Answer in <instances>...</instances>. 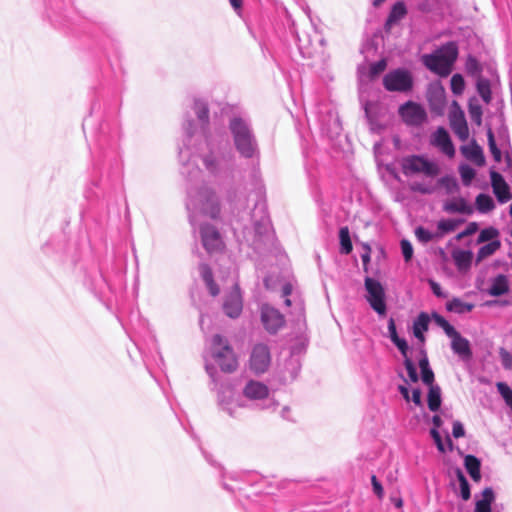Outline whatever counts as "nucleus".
Listing matches in <instances>:
<instances>
[{
	"instance_id": "nucleus-38",
	"label": "nucleus",
	"mask_w": 512,
	"mask_h": 512,
	"mask_svg": "<svg viewBox=\"0 0 512 512\" xmlns=\"http://www.w3.org/2000/svg\"><path fill=\"white\" fill-rule=\"evenodd\" d=\"M437 185L445 189L447 194H453L458 191L459 185L453 176H443L438 179Z\"/></svg>"
},
{
	"instance_id": "nucleus-27",
	"label": "nucleus",
	"mask_w": 512,
	"mask_h": 512,
	"mask_svg": "<svg viewBox=\"0 0 512 512\" xmlns=\"http://www.w3.org/2000/svg\"><path fill=\"white\" fill-rule=\"evenodd\" d=\"M494 500L492 488H485L482 492V498L476 501L475 512H491V503Z\"/></svg>"
},
{
	"instance_id": "nucleus-55",
	"label": "nucleus",
	"mask_w": 512,
	"mask_h": 512,
	"mask_svg": "<svg viewBox=\"0 0 512 512\" xmlns=\"http://www.w3.org/2000/svg\"><path fill=\"white\" fill-rule=\"evenodd\" d=\"M452 435L455 438H460V437H463L465 435L464 426H463V424L461 422L455 421L453 423Z\"/></svg>"
},
{
	"instance_id": "nucleus-52",
	"label": "nucleus",
	"mask_w": 512,
	"mask_h": 512,
	"mask_svg": "<svg viewBox=\"0 0 512 512\" xmlns=\"http://www.w3.org/2000/svg\"><path fill=\"white\" fill-rule=\"evenodd\" d=\"M498 234L497 230L494 228L483 229L479 234V242H486L490 239L496 237Z\"/></svg>"
},
{
	"instance_id": "nucleus-51",
	"label": "nucleus",
	"mask_w": 512,
	"mask_h": 512,
	"mask_svg": "<svg viewBox=\"0 0 512 512\" xmlns=\"http://www.w3.org/2000/svg\"><path fill=\"white\" fill-rule=\"evenodd\" d=\"M387 63L384 59H381L375 63H373L370 67L371 76H377L382 73L386 69Z\"/></svg>"
},
{
	"instance_id": "nucleus-32",
	"label": "nucleus",
	"mask_w": 512,
	"mask_h": 512,
	"mask_svg": "<svg viewBox=\"0 0 512 512\" xmlns=\"http://www.w3.org/2000/svg\"><path fill=\"white\" fill-rule=\"evenodd\" d=\"M453 259L459 270H466L471 265L472 253L470 251L459 250L453 253Z\"/></svg>"
},
{
	"instance_id": "nucleus-62",
	"label": "nucleus",
	"mask_w": 512,
	"mask_h": 512,
	"mask_svg": "<svg viewBox=\"0 0 512 512\" xmlns=\"http://www.w3.org/2000/svg\"><path fill=\"white\" fill-rule=\"evenodd\" d=\"M432 422H433L434 428H436L437 430L442 425V420H441L440 416H438V415L433 416Z\"/></svg>"
},
{
	"instance_id": "nucleus-18",
	"label": "nucleus",
	"mask_w": 512,
	"mask_h": 512,
	"mask_svg": "<svg viewBox=\"0 0 512 512\" xmlns=\"http://www.w3.org/2000/svg\"><path fill=\"white\" fill-rule=\"evenodd\" d=\"M461 154L473 164L481 167L485 164V156L483 149L477 144L476 140H472L466 145L460 147Z\"/></svg>"
},
{
	"instance_id": "nucleus-28",
	"label": "nucleus",
	"mask_w": 512,
	"mask_h": 512,
	"mask_svg": "<svg viewBox=\"0 0 512 512\" xmlns=\"http://www.w3.org/2000/svg\"><path fill=\"white\" fill-rule=\"evenodd\" d=\"M464 465H465L467 472L471 476V478L474 481H479L481 478V474H480L481 463H480L479 459L473 455H467L464 459Z\"/></svg>"
},
{
	"instance_id": "nucleus-39",
	"label": "nucleus",
	"mask_w": 512,
	"mask_h": 512,
	"mask_svg": "<svg viewBox=\"0 0 512 512\" xmlns=\"http://www.w3.org/2000/svg\"><path fill=\"white\" fill-rule=\"evenodd\" d=\"M500 247L499 241H492L479 248L477 253L478 260H482L492 254H494Z\"/></svg>"
},
{
	"instance_id": "nucleus-26",
	"label": "nucleus",
	"mask_w": 512,
	"mask_h": 512,
	"mask_svg": "<svg viewBox=\"0 0 512 512\" xmlns=\"http://www.w3.org/2000/svg\"><path fill=\"white\" fill-rule=\"evenodd\" d=\"M199 271L203 281L205 282L209 292L212 296H217L219 294V288L217 284L213 280V275L210 267L207 264H201L199 266Z\"/></svg>"
},
{
	"instance_id": "nucleus-14",
	"label": "nucleus",
	"mask_w": 512,
	"mask_h": 512,
	"mask_svg": "<svg viewBox=\"0 0 512 512\" xmlns=\"http://www.w3.org/2000/svg\"><path fill=\"white\" fill-rule=\"evenodd\" d=\"M431 145L438 148L443 154L449 158L455 155V147L452 143L451 137L444 127H438L431 135Z\"/></svg>"
},
{
	"instance_id": "nucleus-36",
	"label": "nucleus",
	"mask_w": 512,
	"mask_h": 512,
	"mask_svg": "<svg viewBox=\"0 0 512 512\" xmlns=\"http://www.w3.org/2000/svg\"><path fill=\"white\" fill-rule=\"evenodd\" d=\"M477 92L482 100L489 104L492 100L491 86L488 79L480 78L476 84Z\"/></svg>"
},
{
	"instance_id": "nucleus-41",
	"label": "nucleus",
	"mask_w": 512,
	"mask_h": 512,
	"mask_svg": "<svg viewBox=\"0 0 512 512\" xmlns=\"http://www.w3.org/2000/svg\"><path fill=\"white\" fill-rule=\"evenodd\" d=\"M461 222L462 221H457L453 219L440 220L437 224V227L440 231L438 233L441 234L442 237L445 233L454 231Z\"/></svg>"
},
{
	"instance_id": "nucleus-3",
	"label": "nucleus",
	"mask_w": 512,
	"mask_h": 512,
	"mask_svg": "<svg viewBox=\"0 0 512 512\" xmlns=\"http://www.w3.org/2000/svg\"><path fill=\"white\" fill-rule=\"evenodd\" d=\"M198 157L206 171L215 177L227 174L233 164V153L227 141L205 136L204 142L197 148Z\"/></svg>"
},
{
	"instance_id": "nucleus-5",
	"label": "nucleus",
	"mask_w": 512,
	"mask_h": 512,
	"mask_svg": "<svg viewBox=\"0 0 512 512\" xmlns=\"http://www.w3.org/2000/svg\"><path fill=\"white\" fill-rule=\"evenodd\" d=\"M229 131L234 147L242 157L250 159L259 155L258 142L247 118L233 116L229 120Z\"/></svg>"
},
{
	"instance_id": "nucleus-47",
	"label": "nucleus",
	"mask_w": 512,
	"mask_h": 512,
	"mask_svg": "<svg viewBox=\"0 0 512 512\" xmlns=\"http://www.w3.org/2000/svg\"><path fill=\"white\" fill-rule=\"evenodd\" d=\"M487 137H488L489 149H490L493 157L495 158V160L499 161L501 159V151L499 150V148L496 145L494 134L491 130L488 131Z\"/></svg>"
},
{
	"instance_id": "nucleus-33",
	"label": "nucleus",
	"mask_w": 512,
	"mask_h": 512,
	"mask_svg": "<svg viewBox=\"0 0 512 512\" xmlns=\"http://www.w3.org/2000/svg\"><path fill=\"white\" fill-rule=\"evenodd\" d=\"M441 405V389L438 385H431L428 392V407L431 411L436 412Z\"/></svg>"
},
{
	"instance_id": "nucleus-4",
	"label": "nucleus",
	"mask_w": 512,
	"mask_h": 512,
	"mask_svg": "<svg viewBox=\"0 0 512 512\" xmlns=\"http://www.w3.org/2000/svg\"><path fill=\"white\" fill-rule=\"evenodd\" d=\"M205 358V369L209 376L215 380L216 369L211 361H214L223 372H233L237 368V359L227 339L221 335H214L207 348Z\"/></svg>"
},
{
	"instance_id": "nucleus-13",
	"label": "nucleus",
	"mask_w": 512,
	"mask_h": 512,
	"mask_svg": "<svg viewBox=\"0 0 512 512\" xmlns=\"http://www.w3.org/2000/svg\"><path fill=\"white\" fill-rule=\"evenodd\" d=\"M243 309V299L240 288L237 283H234L231 291L226 294L223 301V311L230 318H237L240 316Z\"/></svg>"
},
{
	"instance_id": "nucleus-24",
	"label": "nucleus",
	"mask_w": 512,
	"mask_h": 512,
	"mask_svg": "<svg viewBox=\"0 0 512 512\" xmlns=\"http://www.w3.org/2000/svg\"><path fill=\"white\" fill-rule=\"evenodd\" d=\"M301 369V364L298 358L290 357L286 362L282 374V378L284 381H292L294 380Z\"/></svg>"
},
{
	"instance_id": "nucleus-25",
	"label": "nucleus",
	"mask_w": 512,
	"mask_h": 512,
	"mask_svg": "<svg viewBox=\"0 0 512 512\" xmlns=\"http://www.w3.org/2000/svg\"><path fill=\"white\" fill-rule=\"evenodd\" d=\"M429 317L426 313H420L413 323V334L420 341L424 342V332L428 330Z\"/></svg>"
},
{
	"instance_id": "nucleus-40",
	"label": "nucleus",
	"mask_w": 512,
	"mask_h": 512,
	"mask_svg": "<svg viewBox=\"0 0 512 512\" xmlns=\"http://www.w3.org/2000/svg\"><path fill=\"white\" fill-rule=\"evenodd\" d=\"M459 174L461 176L463 184L468 186L474 179L476 172L471 166L467 164H461L459 166Z\"/></svg>"
},
{
	"instance_id": "nucleus-23",
	"label": "nucleus",
	"mask_w": 512,
	"mask_h": 512,
	"mask_svg": "<svg viewBox=\"0 0 512 512\" xmlns=\"http://www.w3.org/2000/svg\"><path fill=\"white\" fill-rule=\"evenodd\" d=\"M407 14V9L405 4L402 1L396 2L386 20L385 26L386 28H391L394 24H396L398 21L403 19L405 15Z\"/></svg>"
},
{
	"instance_id": "nucleus-57",
	"label": "nucleus",
	"mask_w": 512,
	"mask_h": 512,
	"mask_svg": "<svg viewBox=\"0 0 512 512\" xmlns=\"http://www.w3.org/2000/svg\"><path fill=\"white\" fill-rule=\"evenodd\" d=\"M388 332L392 342L396 341L399 338L393 318H390V320L388 321Z\"/></svg>"
},
{
	"instance_id": "nucleus-44",
	"label": "nucleus",
	"mask_w": 512,
	"mask_h": 512,
	"mask_svg": "<svg viewBox=\"0 0 512 512\" xmlns=\"http://www.w3.org/2000/svg\"><path fill=\"white\" fill-rule=\"evenodd\" d=\"M451 90L455 95H461L465 89V81L461 74H454L450 81Z\"/></svg>"
},
{
	"instance_id": "nucleus-1",
	"label": "nucleus",
	"mask_w": 512,
	"mask_h": 512,
	"mask_svg": "<svg viewBox=\"0 0 512 512\" xmlns=\"http://www.w3.org/2000/svg\"><path fill=\"white\" fill-rule=\"evenodd\" d=\"M186 208L191 225H199L203 247L209 253L221 250L223 242L218 230L212 225L200 223L202 216L216 219L220 214V203L215 192L207 186H191L187 191Z\"/></svg>"
},
{
	"instance_id": "nucleus-21",
	"label": "nucleus",
	"mask_w": 512,
	"mask_h": 512,
	"mask_svg": "<svg viewBox=\"0 0 512 512\" xmlns=\"http://www.w3.org/2000/svg\"><path fill=\"white\" fill-rule=\"evenodd\" d=\"M445 307L447 311L461 315L471 312L474 308V304L464 302L462 299L454 297L451 300L447 301Z\"/></svg>"
},
{
	"instance_id": "nucleus-64",
	"label": "nucleus",
	"mask_w": 512,
	"mask_h": 512,
	"mask_svg": "<svg viewBox=\"0 0 512 512\" xmlns=\"http://www.w3.org/2000/svg\"><path fill=\"white\" fill-rule=\"evenodd\" d=\"M230 1V4L231 6L235 9V10H238L241 8L242 6V0H229Z\"/></svg>"
},
{
	"instance_id": "nucleus-61",
	"label": "nucleus",
	"mask_w": 512,
	"mask_h": 512,
	"mask_svg": "<svg viewBox=\"0 0 512 512\" xmlns=\"http://www.w3.org/2000/svg\"><path fill=\"white\" fill-rule=\"evenodd\" d=\"M290 408L288 406H285L282 408L281 410V417L286 419V420H292V418L290 417Z\"/></svg>"
},
{
	"instance_id": "nucleus-63",
	"label": "nucleus",
	"mask_w": 512,
	"mask_h": 512,
	"mask_svg": "<svg viewBox=\"0 0 512 512\" xmlns=\"http://www.w3.org/2000/svg\"><path fill=\"white\" fill-rule=\"evenodd\" d=\"M399 391L402 394V396L408 401L409 398V390L405 386H399Z\"/></svg>"
},
{
	"instance_id": "nucleus-16",
	"label": "nucleus",
	"mask_w": 512,
	"mask_h": 512,
	"mask_svg": "<svg viewBox=\"0 0 512 512\" xmlns=\"http://www.w3.org/2000/svg\"><path fill=\"white\" fill-rule=\"evenodd\" d=\"M254 230L258 235H264L270 230L271 224L264 202L256 203L251 215Z\"/></svg>"
},
{
	"instance_id": "nucleus-35",
	"label": "nucleus",
	"mask_w": 512,
	"mask_h": 512,
	"mask_svg": "<svg viewBox=\"0 0 512 512\" xmlns=\"http://www.w3.org/2000/svg\"><path fill=\"white\" fill-rule=\"evenodd\" d=\"M339 241H340V252L342 254H349L351 253L353 246L350 239V232L348 227L344 226L341 227L339 230Z\"/></svg>"
},
{
	"instance_id": "nucleus-11",
	"label": "nucleus",
	"mask_w": 512,
	"mask_h": 512,
	"mask_svg": "<svg viewBox=\"0 0 512 512\" xmlns=\"http://www.w3.org/2000/svg\"><path fill=\"white\" fill-rule=\"evenodd\" d=\"M399 115L409 126H421L427 120L425 109L418 103L408 101L399 107Z\"/></svg>"
},
{
	"instance_id": "nucleus-50",
	"label": "nucleus",
	"mask_w": 512,
	"mask_h": 512,
	"mask_svg": "<svg viewBox=\"0 0 512 512\" xmlns=\"http://www.w3.org/2000/svg\"><path fill=\"white\" fill-rule=\"evenodd\" d=\"M401 251L406 262L410 261L413 256V247L410 241L403 239L401 240Z\"/></svg>"
},
{
	"instance_id": "nucleus-46",
	"label": "nucleus",
	"mask_w": 512,
	"mask_h": 512,
	"mask_svg": "<svg viewBox=\"0 0 512 512\" xmlns=\"http://www.w3.org/2000/svg\"><path fill=\"white\" fill-rule=\"evenodd\" d=\"M501 364L505 370L512 369V354L505 348L499 349Z\"/></svg>"
},
{
	"instance_id": "nucleus-8",
	"label": "nucleus",
	"mask_w": 512,
	"mask_h": 512,
	"mask_svg": "<svg viewBox=\"0 0 512 512\" xmlns=\"http://www.w3.org/2000/svg\"><path fill=\"white\" fill-rule=\"evenodd\" d=\"M367 292L365 298L370 307L380 316L386 314L385 290L382 284L371 277H366L364 281Z\"/></svg>"
},
{
	"instance_id": "nucleus-53",
	"label": "nucleus",
	"mask_w": 512,
	"mask_h": 512,
	"mask_svg": "<svg viewBox=\"0 0 512 512\" xmlns=\"http://www.w3.org/2000/svg\"><path fill=\"white\" fill-rule=\"evenodd\" d=\"M430 434L437 446V449L442 453L445 452V450H446L445 445L442 441L439 431L436 428H432L430 431Z\"/></svg>"
},
{
	"instance_id": "nucleus-31",
	"label": "nucleus",
	"mask_w": 512,
	"mask_h": 512,
	"mask_svg": "<svg viewBox=\"0 0 512 512\" xmlns=\"http://www.w3.org/2000/svg\"><path fill=\"white\" fill-rule=\"evenodd\" d=\"M475 205L480 213H488L495 208L492 197L488 194L480 193L475 199Z\"/></svg>"
},
{
	"instance_id": "nucleus-22",
	"label": "nucleus",
	"mask_w": 512,
	"mask_h": 512,
	"mask_svg": "<svg viewBox=\"0 0 512 512\" xmlns=\"http://www.w3.org/2000/svg\"><path fill=\"white\" fill-rule=\"evenodd\" d=\"M509 291V284L505 275H498L492 279L491 285L488 289V293L491 296H501Z\"/></svg>"
},
{
	"instance_id": "nucleus-49",
	"label": "nucleus",
	"mask_w": 512,
	"mask_h": 512,
	"mask_svg": "<svg viewBox=\"0 0 512 512\" xmlns=\"http://www.w3.org/2000/svg\"><path fill=\"white\" fill-rule=\"evenodd\" d=\"M466 70L469 74L476 75L481 72V67L476 58L469 56L466 61Z\"/></svg>"
},
{
	"instance_id": "nucleus-9",
	"label": "nucleus",
	"mask_w": 512,
	"mask_h": 512,
	"mask_svg": "<svg viewBox=\"0 0 512 512\" xmlns=\"http://www.w3.org/2000/svg\"><path fill=\"white\" fill-rule=\"evenodd\" d=\"M383 85L388 91L406 92L412 88L413 80L408 71L396 69L384 76Z\"/></svg>"
},
{
	"instance_id": "nucleus-6",
	"label": "nucleus",
	"mask_w": 512,
	"mask_h": 512,
	"mask_svg": "<svg viewBox=\"0 0 512 512\" xmlns=\"http://www.w3.org/2000/svg\"><path fill=\"white\" fill-rule=\"evenodd\" d=\"M457 56V45L454 42H448L434 53L423 55L422 62L430 71L445 77L451 73Z\"/></svg>"
},
{
	"instance_id": "nucleus-20",
	"label": "nucleus",
	"mask_w": 512,
	"mask_h": 512,
	"mask_svg": "<svg viewBox=\"0 0 512 512\" xmlns=\"http://www.w3.org/2000/svg\"><path fill=\"white\" fill-rule=\"evenodd\" d=\"M444 211L448 213H461L470 215L473 213V207L464 198H453L444 203Z\"/></svg>"
},
{
	"instance_id": "nucleus-45",
	"label": "nucleus",
	"mask_w": 512,
	"mask_h": 512,
	"mask_svg": "<svg viewBox=\"0 0 512 512\" xmlns=\"http://www.w3.org/2000/svg\"><path fill=\"white\" fill-rule=\"evenodd\" d=\"M434 320L444 330L448 337L456 335V329L444 317L434 314Z\"/></svg>"
},
{
	"instance_id": "nucleus-37",
	"label": "nucleus",
	"mask_w": 512,
	"mask_h": 512,
	"mask_svg": "<svg viewBox=\"0 0 512 512\" xmlns=\"http://www.w3.org/2000/svg\"><path fill=\"white\" fill-rule=\"evenodd\" d=\"M193 109L201 124L203 126L207 125L209 120V110L207 104L202 100H195Z\"/></svg>"
},
{
	"instance_id": "nucleus-30",
	"label": "nucleus",
	"mask_w": 512,
	"mask_h": 512,
	"mask_svg": "<svg viewBox=\"0 0 512 512\" xmlns=\"http://www.w3.org/2000/svg\"><path fill=\"white\" fill-rule=\"evenodd\" d=\"M468 112L473 123L481 125L483 110L477 98L473 97L468 102Z\"/></svg>"
},
{
	"instance_id": "nucleus-12",
	"label": "nucleus",
	"mask_w": 512,
	"mask_h": 512,
	"mask_svg": "<svg viewBox=\"0 0 512 512\" xmlns=\"http://www.w3.org/2000/svg\"><path fill=\"white\" fill-rule=\"evenodd\" d=\"M449 123L451 129L461 141H466L468 139V124L465 119L464 112L461 110L456 101L453 102V107L449 112Z\"/></svg>"
},
{
	"instance_id": "nucleus-58",
	"label": "nucleus",
	"mask_w": 512,
	"mask_h": 512,
	"mask_svg": "<svg viewBox=\"0 0 512 512\" xmlns=\"http://www.w3.org/2000/svg\"><path fill=\"white\" fill-rule=\"evenodd\" d=\"M401 354L406 358L407 357V351H408V344L405 339L398 338L396 341L393 342Z\"/></svg>"
},
{
	"instance_id": "nucleus-10",
	"label": "nucleus",
	"mask_w": 512,
	"mask_h": 512,
	"mask_svg": "<svg viewBox=\"0 0 512 512\" xmlns=\"http://www.w3.org/2000/svg\"><path fill=\"white\" fill-rule=\"evenodd\" d=\"M250 369L256 374H262L267 371L271 364L270 349L266 344L258 343L254 345L250 355Z\"/></svg>"
},
{
	"instance_id": "nucleus-15",
	"label": "nucleus",
	"mask_w": 512,
	"mask_h": 512,
	"mask_svg": "<svg viewBox=\"0 0 512 512\" xmlns=\"http://www.w3.org/2000/svg\"><path fill=\"white\" fill-rule=\"evenodd\" d=\"M261 320L265 329L270 333H276L284 325L283 315L268 305H263L261 308Z\"/></svg>"
},
{
	"instance_id": "nucleus-7",
	"label": "nucleus",
	"mask_w": 512,
	"mask_h": 512,
	"mask_svg": "<svg viewBox=\"0 0 512 512\" xmlns=\"http://www.w3.org/2000/svg\"><path fill=\"white\" fill-rule=\"evenodd\" d=\"M402 172L405 176L423 174L426 177H435L440 173L439 165L424 156L410 155L401 161Z\"/></svg>"
},
{
	"instance_id": "nucleus-48",
	"label": "nucleus",
	"mask_w": 512,
	"mask_h": 512,
	"mask_svg": "<svg viewBox=\"0 0 512 512\" xmlns=\"http://www.w3.org/2000/svg\"><path fill=\"white\" fill-rule=\"evenodd\" d=\"M404 366L407 370L408 377H409L410 381L413 383L417 382L419 377H418L416 367H415L414 363L412 362V360L409 359L408 357H406V359L404 361Z\"/></svg>"
},
{
	"instance_id": "nucleus-19",
	"label": "nucleus",
	"mask_w": 512,
	"mask_h": 512,
	"mask_svg": "<svg viewBox=\"0 0 512 512\" xmlns=\"http://www.w3.org/2000/svg\"><path fill=\"white\" fill-rule=\"evenodd\" d=\"M450 338L452 339L451 348L453 352L459 355L463 360L470 359L472 356V351L469 341L466 338L462 337L459 332H457L456 335H453Z\"/></svg>"
},
{
	"instance_id": "nucleus-54",
	"label": "nucleus",
	"mask_w": 512,
	"mask_h": 512,
	"mask_svg": "<svg viewBox=\"0 0 512 512\" xmlns=\"http://www.w3.org/2000/svg\"><path fill=\"white\" fill-rule=\"evenodd\" d=\"M429 285H430V288L435 296H437L439 298H447L448 297V294L442 290L440 284L437 283L436 281L429 280Z\"/></svg>"
},
{
	"instance_id": "nucleus-42",
	"label": "nucleus",
	"mask_w": 512,
	"mask_h": 512,
	"mask_svg": "<svg viewBox=\"0 0 512 512\" xmlns=\"http://www.w3.org/2000/svg\"><path fill=\"white\" fill-rule=\"evenodd\" d=\"M457 478L460 485V495L463 500H468L471 496L469 483L460 469L457 470Z\"/></svg>"
},
{
	"instance_id": "nucleus-29",
	"label": "nucleus",
	"mask_w": 512,
	"mask_h": 512,
	"mask_svg": "<svg viewBox=\"0 0 512 512\" xmlns=\"http://www.w3.org/2000/svg\"><path fill=\"white\" fill-rule=\"evenodd\" d=\"M423 357L419 360V367L421 370V378L425 385L431 387L434 385V373L429 366L428 358L424 351H422Z\"/></svg>"
},
{
	"instance_id": "nucleus-59",
	"label": "nucleus",
	"mask_w": 512,
	"mask_h": 512,
	"mask_svg": "<svg viewBox=\"0 0 512 512\" xmlns=\"http://www.w3.org/2000/svg\"><path fill=\"white\" fill-rule=\"evenodd\" d=\"M476 230H477V224H476V223H474V222H472V223H470V224L467 226V228H466L463 232H461V233H459V234H458L457 238H458V239H461V238H463V237L469 236V235H471V234L475 233V232H476Z\"/></svg>"
},
{
	"instance_id": "nucleus-17",
	"label": "nucleus",
	"mask_w": 512,
	"mask_h": 512,
	"mask_svg": "<svg viewBox=\"0 0 512 512\" xmlns=\"http://www.w3.org/2000/svg\"><path fill=\"white\" fill-rule=\"evenodd\" d=\"M490 179L493 193L495 194L497 200L500 203H506L512 199L510 187L506 183L504 177L499 172L492 170L490 172Z\"/></svg>"
},
{
	"instance_id": "nucleus-60",
	"label": "nucleus",
	"mask_w": 512,
	"mask_h": 512,
	"mask_svg": "<svg viewBox=\"0 0 512 512\" xmlns=\"http://www.w3.org/2000/svg\"><path fill=\"white\" fill-rule=\"evenodd\" d=\"M411 400L416 405H421V391L419 389H413Z\"/></svg>"
},
{
	"instance_id": "nucleus-34",
	"label": "nucleus",
	"mask_w": 512,
	"mask_h": 512,
	"mask_svg": "<svg viewBox=\"0 0 512 512\" xmlns=\"http://www.w3.org/2000/svg\"><path fill=\"white\" fill-rule=\"evenodd\" d=\"M416 239L422 243L427 244L433 240L440 239L441 234L438 232H431L428 229L424 228L423 226H418L414 231Z\"/></svg>"
},
{
	"instance_id": "nucleus-43",
	"label": "nucleus",
	"mask_w": 512,
	"mask_h": 512,
	"mask_svg": "<svg viewBox=\"0 0 512 512\" xmlns=\"http://www.w3.org/2000/svg\"><path fill=\"white\" fill-rule=\"evenodd\" d=\"M410 189L413 192H418V193L424 194V195L433 194L437 189V185L426 184L423 182H413L410 185Z\"/></svg>"
},
{
	"instance_id": "nucleus-2",
	"label": "nucleus",
	"mask_w": 512,
	"mask_h": 512,
	"mask_svg": "<svg viewBox=\"0 0 512 512\" xmlns=\"http://www.w3.org/2000/svg\"><path fill=\"white\" fill-rule=\"evenodd\" d=\"M269 388L262 382L250 380L243 388V397L236 395L231 388H225L218 394L220 408L233 418L241 417V410L254 406L268 409L274 406V400L269 398Z\"/></svg>"
},
{
	"instance_id": "nucleus-56",
	"label": "nucleus",
	"mask_w": 512,
	"mask_h": 512,
	"mask_svg": "<svg viewBox=\"0 0 512 512\" xmlns=\"http://www.w3.org/2000/svg\"><path fill=\"white\" fill-rule=\"evenodd\" d=\"M371 484H372L374 493L379 498H381L383 496V494H384V490H383V487H382L381 483L378 481V479H377V477L375 475H373L371 477Z\"/></svg>"
}]
</instances>
